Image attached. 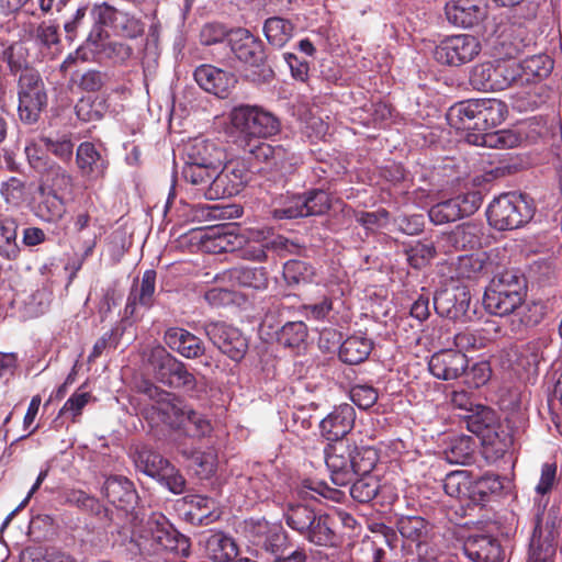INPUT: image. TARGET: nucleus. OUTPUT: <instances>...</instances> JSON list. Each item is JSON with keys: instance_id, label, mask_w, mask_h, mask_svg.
Listing matches in <instances>:
<instances>
[{"instance_id": "f257e3e1", "label": "nucleus", "mask_w": 562, "mask_h": 562, "mask_svg": "<svg viewBox=\"0 0 562 562\" xmlns=\"http://www.w3.org/2000/svg\"><path fill=\"white\" fill-rule=\"evenodd\" d=\"M130 526L119 530L123 544H130L128 550L143 555L157 554L167 550L181 557L190 553L189 539L181 535L162 514H153L145 524H136V515L128 514Z\"/></svg>"}, {"instance_id": "f03ea898", "label": "nucleus", "mask_w": 562, "mask_h": 562, "mask_svg": "<svg viewBox=\"0 0 562 562\" xmlns=\"http://www.w3.org/2000/svg\"><path fill=\"white\" fill-rule=\"evenodd\" d=\"M378 460V451L372 447H357L338 441L325 449V463L331 482L337 486H347L357 473L372 472Z\"/></svg>"}, {"instance_id": "7ed1b4c3", "label": "nucleus", "mask_w": 562, "mask_h": 562, "mask_svg": "<svg viewBox=\"0 0 562 562\" xmlns=\"http://www.w3.org/2000/svg\"><path fill=\"white\" fill-rule=\"evenodd\" d=\"M229 130L236 134L239 145L248 153L249 146L277 135L281 130L279 119L270 111L258 106L241 104L232 109L228 115Z\"/></svg>"}, {"instance_id": "20e7f679", "label": "nucleus", "mask_w": 562, "mask_h": 562, "mask_svg": "<svg viewBox=\"0 0 562 562\" xmlns=\"http://www.w3.org/2000/svg\"><path fill=\"white\" fill-rule=\"evenodd\" d=\"M486 214L490 225L494 228L516 229L533 217L535 206L526 195L505 193L493 200Z\"/></svg>"}, {"instance_id": "39448f33", "label": "nucleus", "mask_w": 562, "mask_h": 562, "mask_svg": "<svg viewBox=\"0 0 562 562\" xmlns=\"http://www.w3.org/2000/svg\"><path fill=\"white\" fill-rule=\"evenodd\" d=\"M144 393L153 402L144 409L147 420L153 424L162 423L177 431L184 427V417L189 406L180 397L154 384H147Z\"/></svg>"}, {"instance_id": "423d86ee", "label": "nucleus", "mask_w": 562, "mask_h": 562, "mask_svg": "<svg viewBox=\"0 0 562 562\" xmlns=\"http://www.w3.org/2000/svg\"><path fill=\"white\" fill-rule=\"evenodd\" d=\"M19 116L27 123H35L47 105V94L38 71L25 67L19 78Z\"/></svg>"}, {"instance_id": "0eeeda50", "label": "nucleus", "mask_w": 562, "mask_h": 562, "mask_svg": "<svg viewBox=\"0 0 562 562\" xmlns=\"http://www.w3.org/2000/svg\"><path fill=\"white\" fill-rule=\"evenodd\" d=\"M248 153L259 162L265 164V169L271 173V178L283 180L291 175L301 162V157L289 145H271L258 142L249 146Z\"/></svg>"}, {"instance_id": "6e6552de", "label": "nucleus", "mask_w": 562, "mask_h": 562, "mask_svg": "<svg viewBox=\"0 0 562 562\" xmlns=\"http://www.w3.org/2000/svg\"><path fill=\"white\" fill-rule=\"evenodd\" d=\"M469 431L482 438L486 446H491L495 453L503 454L512 446V437L504 430L496 428V415L493 409L475 405L473 412L464 416Z\"/></svg>"}, {"instance_id": "1a4fd4ad", "label": "nucleus", "mask_w": 562, "mask_h": 562, "mask_svg": "<svg viewBox=\"0 0 562 562\" xmlns=\"http://www.w3.org/2000/svg\"><path fill=\"white\" fill-rule=\"evenodd\" d=\"M518 67L514 60H499L496 64L476 65L470 75V83L481 91H502L516 86Z\"/></svg>"}, {"instance_id": "9d476101", "label": "nucleus", "mask_w": 562, "mask_h": 562, "mask_svg": "<svg viewBox=\"0 0 562 562\" xmlns=\"http://www.w3.org/2000/svg\"><path fill=\"white\" fill-rule=\"evenodd\" d=\"M229 52L244 65L260 69L263 78L271 76L272 70L266 66V52L262 42L246 29L231 30Z\"/></svg>"}, {"instance_id": "9b49d317", "label": "nucleus", "mask_w": 562, "mask_h": 562, "mask_svg": "<svg viewBox=\"0 0 562 562\" xmlns=\"http://www.w3.org/2000/svg\"><path fill=\"white\" fill-rule=\"evenodd\" d=\"M559 530L555 518L538 510L527 562H554Z\"/></svg>"}, {"instance_id": "f8f14e48", "label": "nucleus", "mask_w": 562, "mask_h": 562, "mask_svg": "<svg viewBox=\"0 0 562 562\" xmlns=\"http://www.w3.org/2000/svg\"><path fill=\"white\" fill-rule=\"evenodd\" d=\"M481 50L475 36L460 34L442 40L434 50V58L448 66H461L471 61Z\"/></svg>"}, {"instance_id": "ddd939ff", "label": "nucleus", "mask_w": 562, "mask_h": 562, "mask_svg": "<svg viewBox=\"0 0 562 562\" xmlns=\"http://www.w3.org/2000/svg\"><path fill=\"white\" fill-rule=\"evenodd\" d=\"M250 179L246 164L241 160H232L216 169L214 183L210 188L211 201L225 199L238 194Z\"/></svg>"}, {"instance_id": "4468645a", "label": "nucleus", "mask_w": 562, "mask_h": 562, "mask_svg": "<svg viewBox=\"0 0 562 562\" xmlns=\"http://www.w3.org/2000/svg\"><path fill=\"white\" fill-rule=\"evenodd\" d=\"M481 202L482 199L477 192H468L432 205L428 216L435 225H443L473 214Z\"/></svg>"}, {"instance_id": "2eb2a0df", "label": "nucleus", "mask_w": 562, "mask_h": 562, "mask_svg": "<svg viewBox=\"0 0 562 562\" xmlns=\"http://www.w3.org/2000/svg\"><path fill=\"white\" fill-rule=\"evenodd\" d=\"M204 331L214 346L232 360L244 358L248 344L239 329L222 322H209L204 325Z\"/></svg>"}, {"instance_id": "dca6fc26", "label": "nucleus", "mask_w": 562, "mask_h": 562, "mask_svg": "<svg viewBox=\"0 0 562 562\" xmlns=\"http://www.w3.org/2000/svg\"><path fill=\"white\" fill-rule=\"evenodd\" d=\"M469 361L464 353L453 349L435 352L428 362L430 373L443 381L454 380L465 372Z\"/></svg>"}, {"instance_id": "f3484780", "label": "nucleus", "mask_w": 562, "mask_h": 562, "mask_svg": "<svg viewBox=\"0 0 562 562\" xmlns=\"http://www.w3.org/2000/svg\"><path fill=\"white\" fill-rule=\"evenodd\" d=\"M156 276L155 270L148 269L140 281H134L124 310L127 317H135L140 308L149 310L154 305Z\"/></svg>"}, {"instance_id": "a211bd4d", "label": "nucleus", "mask_w": 562, "mask_h": 562, "mask_svg": "<svg viewBox=\"0 0 562 562\" xmlns=\"http://www.w3.org/2000/svg\"><path fill=\"white\" fill-rule=\"evenodd\" d=\"M355 419L356 412L352 405L341 404L336 406L321 420V434L327 440L342 441L341 439L353 428Z\"/></svg>"}, {"instance_id": "6ab92c4d", "label": "nucleus", "mask_w": 562, "mask_h": 562, "mask_svg": "<svg viewBox=\"0 0 562 562\" xmlns=\"http://www.w3.org/2000/svg\"><path fill=\"white\" fill-rule=\"evenodd\" d=\"M445 12L451 24L462 27H471L486 15V9L481 0H450L445 7Z\"/></svg>"}, {"instance_id": "aec40b11", "label": "nucleus", "mask_w": 562, "mask_h": 562, "mask_svg": "<svg viewBox=\"0 0 562 562\" xmlns=\"http://www.w3.org/2000/svg\"><path fill=\"white\" fill-rule=\"evenodd\" d=\"M196 83L206 92L226 98L236 83L234 75L211 65H201L194 71Z\"/></svg>"}, {"instance_id": "412c9836", "label": "nucleus", "mask_w": 562, "mask_h": 562, "mask_svg": "<svg viewBox=\"0 0 562 562\" xmlns=\"http://www.w3.org/2000/svg\"><path fill=\"white\" fill-rule=\"evenodd\" d=\"M102 493L111 504L127 514L130 509L134 508L138 499L134 484L121 475L108 477L103 483Z\"/></svg>"}, {"instance_id": "4be33fe9", "label": "nucleus", "mask_w": 562, "mask_h": 562, "mask_svg": "<svg viewBox=\"0 0 562 562\" xmlns=\"http://www.w3.org/2000/svg\"><path fill=\"white\" fill-rule=\"evenodd\" d=\"M188 164H199L204 168H221L225 154L213 140L196 137L186 147Z\"/></svg>"}, {"instance_id": "5701e85b", "label": "nucleus", "mask_w": 562, "mask_h": 562, "mask_svg": "<svg viewBox=\"0 0 562 562\" xmlns=\"http://www.w3.org/2000/svg\"><path fill=\"white\" fill-rule=\"evenodd\" d=\"M469 293L464 288L443 289L434 296V308L440 316L458 318L469 307Z\"/></svg>"}, {"instance_id": "b1692460", "label": "nucleus", "mask_w": 562, "mask_h": 562, "mask_svg": "<svg viewBox=\"0 0 562 562\" xmlns=\"http://www.w3.org/2000/svg\"><path fill=\"white\" fill-rule=\"evenodd\" d=\"M164 340L170 349L188 359L198 358L202 356L205 350L204 344L199 337L180 327L168 328L165 333Z\"/></svg>"}, {"instance_id": "393cba45", "label": "nucleus", "mask_w": 562, "mask_h": 562, "mask_svg": "<svg viewBox=\"0 0 562 562\" xmlns=\"http://www.w3.org/2000/svg\"><path fill=\"white\" fill-rule=\"evenodd\" d=\"M547 314V306L542 302H529L519 305L507 319L509 329L515 335H522L538 326Z\"/></svg>"}, {"instance_id": "a878e982", "label": "nucleus", "mask_w": 562, "mask_h": 562, "mask_svg": "<svg viewBox=\"0 0 562 562\" xmlns=\"http://www.w3.org/2000/svg\"><path fill=\"white\" fill-rule=\"evenodd\" d=\"M516 87H525L547 78L553 69V61L547 55H533L516 63Z\"/></svg>"}, {"instance_id": "bb28decb", "label": "nucleus", "mask_w": 562, "mask_h": 562, "mask_svg": "<svg viewBox=\"0 0 562 562\" xmlns=\"http://www.w3.org/2000/svg\"><path fill=\"white\" fill-rule=\"evenodd\" d=\"M465 555L473 562H499L502 549L496 539L488 535H474L463 546Z\"/></svg>"}, {"instance_id": "cd10ccee", "label": "nucleus", "mask_w": 562, "mask_h": 562, "mask_svg": "<svg viewBox=\"0 0 562 562\" xmlns=\"http://www.w3.org/2000/svg\"><path fill=\"white\" fill-rule=\"evenodd\" d=\"M181 362L161 346L151 348L148 355V364L155 379L168 386L172 383Z\"/></svg>"}, {"instance_id": "c85d7f7f", "label": "nucleus", "mask_w": 562, "mask_h": 562, "mask_svg": "<svg viewBox=\"0 0 562 562\" xmlns=\"http://www.w3.org/2000/svg\"><path fill=\"white\" fill-rule=\"evenodd\" d=\"M397 529L402 537L417 542V551L419 557H424L426 562L437 560V554L431 552L428 554L427 544L423 542L427 535V522L419 516H403L397 520Z\"/></svg>"}, {"instance_id": "c756f323", "label": "nucleus", "mask_w": 562, "mask_h": 562, "mask_svg": "<svg viewBox=\"0 0 562 562\" xmlns=\"http://www.w3.org/2000/svg\"><path fill=\"white\" fill-rule=\"evenodd\" d=\"M200 543L204 548L205 555L214 562H228L237 555L234 540L221 531L204 536Z\"/></svg>"}, {"instance_id": "7c9ffc66", "label": "nucleus", "mask_w": 562, "mask_h": 562, "mask_svg": "<svg viewBox=\"0 0 562 562\" xmlns=\"http://www.w3.org/2000/svg\"><path fill=\"white\" fill-rule=\"evenodd\" d=\"M449 125L458 131L468 133L479 132V121H476L475 99L465 100L453 104L447 112Z\"/></svg>"}, {"instance_id": "2f4dec72", "label": "nucleus", "mask_w": 562, "mask_h": 562, "mask_svg": "<svg viewBox=\"0 0 562 562\" xmlns=\"http://www.w3.org/2000/svg\"><path fill=\"white\" fill-rule=\"evenodd\" d=\"M76 161L81 173L87 177H101L108 168L106 158L89 142L79 145Z\"/></svg>"}, {"instance_id": "473e14b6", "label": "nucleus", "mask_w": 562, "mask_h": 562, "mask_svg": "<svg viewBox=\"0 0 562 562\" xmlns=\"http://www.w3.org/2000/svg\"><path fill=\"white\" fill-rule=\"evenodd\" d=\"M464 138L472 145L498 149L513 148L520 142V136L513 130L468 133Z\"/></svg>"}, {"instance_id": "72a5a7b5", "label": "nucleus", "mask_w": 562, "mask_h": 562, "mask_svg": "<svg viewBox=\"0 0 562 562\" xmlns=\"http://www.w3.org/2000/svg\"><path fill=\"white\" fill-rule=\"evenodd\" d=\"M526 294L486 290L483 296L485 308L499 316L512 315L525 301Z\"/></svg>"}, {"instance_id": "f704fd0d", "label": "nucleus", "mask_w": 562, "mask_h": 562, "mask_svg": "<svg viewBox=\"0 0 562 562\" xmlns=\"http://www.w3.org/2000/svg\"><path fill=\"white\" fill-rule=\"evenodd\" d=\"M479 132L501 124L507 114V105L498 99H475Z\"/></svg>"}, {"instance_id": "c9c22d12", "label": "nucleus", "mask_w": 562, "mask_h": 562, "mask_svg": "<svg viewBox=\"0 0 562 562\" xmlns=\"http://www.w3.org/2000/svg\"><path fill=\"white\" fill-rule=\"evenodd\" d=\"M40 175L42 178L41 187H43L45 191L55 192L56 194H67L72 192V176L55 161L48 164L45 170H43Z\"/></svg>"}, {"instance_id": "e433bc0d", "label": "nucleus", "mask_w": 562, "mask_h": 562, "mask_svg": "<svg viewBox=\"0 0 562 562\" xmlns=\"http://www.w3.org/2000/svg\"><path fill=\"white\" fill-rule=\"evenodd\" d=\"M334 524L335 517L329 515L316 516L304 536L314 544L335 547L338 543L339 538L333 529Z\"/></svg>"}, {"instance_id": "4c0bfd02", "label": "nucleus", "mask_w": 562, "mask_h": 562, "mask_svg": "<svg viewBox=\"0 0 562 562\" xmlns=\"http://www.w3.org/2000/svg\"><path fill=\"white\" fill-rule=\"evenodd\" d=\"M134 463L137 470L146 475L158 479L166 469L169 461L147 446L136 448Z\"/></svg>"}, {"instance_id": "58836bf2", "label": "nucleus", "mask_w": 562, "mask_h": 562, "mask_svg": "<svg viewBox=\"0 0 562 562\" xmlns=\"http://www.w3.org/2000/svg\"><path fill=\"white\" fill-rule=\"evenodd\" d=\"M216 169L217 168H204V166H200L199 164L186 162L182 169V177L188 183L195 187L198 194L206 200H211L209 193L211 186L214 183Z\"/></svg>"}, {"instance_id": "ea45409f", "label": "nucleus", "mask_w": 562, "mask_h": 562, "mask_svg": "<svg viewBox=\"0 0 562 562\" xmlns=\"http://www.w3.org/2000/svg\"><path fill=\"white\" fill-rule=\"evenodd\" d=\"M373 344L362 336H350L340 346L339 358L348 364L363 362L372 351Z\"/></svg>"}, {"instance_id": "a19ab883", "label": "nucleus", "mask_w": 562, "mask_h": 562, "mask_svg": "<svg viewBox=\"0 0 562 562\" xmlns=\"http://www.w3.org/2000/svg\"><path fill=\"white\" fill-rule=\"evenodd\" d=\"M41 200L36 206L35 214L42 221L56 223L63 218L66 207L63 199L55 192L45 191L40 187Z\"/></svg>"}, {"instance_id": "79ce46f5", "label": "nucleus", "mask_w": 562, "mask_h": 562, "mask_svg": "<svg viewBox=\"0 0 562 562\" xmlns=\"http://www.w3.org/2000/svg\"><path fill=\"white\" fill-rule=\"evenodd\" d=\"M293 24L279 16L269 18L263 25L268 42L277 47L285 45L293 35Z\"/></svg>"}, {"instance_id": "37998d69", "label": "nucleus", "mask_w": 562, "mask_h": 562, "mask_svg": "<svg viewBox=\"0 0 562 562\" xmlns=\"http://www.w3.org/2000/svg\"><path fill=\"white\" fill-rule=\"evenodd\" d=\"M231 278L239 285L263 290L268 286V274L262 267H238L231 271Z\"/></svg>"}, {"instance_id": "c03bdc74", "label": "nucleus", "mask_w": 562, "mask_h": 562, "mask_svg": "<svg viewBox=\"0 0 562 562\" xmlns=\"http://www.w3.org/2000/svg\"><path fill=\"white\" fill-rule=\"evenodd\" d=\"M360 475L350 487L351 497L359 503H369L372 501L380 488L378 476L372 475L371 472L357 473Z\"/></svg>"}, {"instance_id": "a18cd8bd", "label": "nucleus", "mask_w": 562, "mask_h": 562, "mask_svg": "<svg viewBox=\"0 0 562 562\" xmlns=\"http://www.w3.org/2000/svg\"><path fill=\"white\" fill-rule=\"evenodd\" d=\"M501 289L504 292L510 291L513 293L526 294V280L517 271H503L493 278L486 290L498 291Z\"/></svg>"}, {"instance_id": "49530a36", "label": "nucleus", "mask_w": 562, "mask_h": 562, "mask_svg": "<svg viewBox=\"0 0 562 562\" xmlns=\"http://www.w3.org/2000/svg\"><path fill=\"white\" fill-rule=\"evenodd\" d=\"M391 116V108L384 102H371L353 111V121L363 125L378 124Z\"/></svg>"}, {"instance_id": "de8ad7c7", "label": "nucleus", "mask_w": 562, "mask_h": 562, "mask_svg": "<svg viewBox=\"0 0 562 562\" xmlns=\"http://www.w3.org/2000/svg\"><path fill=\"white\" fill-rule=\"evenodd\" d=\"M16 231L18 224L13 218L0 221V254L8 259H14L19 255Z\"/></svg>"}, {"instance_id": "09e8293b", "label": "nucleus", "mask_w": 562, "mask_h": 562, "mask_svg": "<svg viewBox=\"0 0 562 562\" xmlns=\"http://www.w3.org/2000/svg\"><path fill=\"white\" fill-rule=\"evenodd\" d=\"M447 238L456 249H473L480 245L477 226L471 223L457 226Z\"/></svg>"}, {"instance_id": "8fccbe9b", "label": "nucleus", "mask_w": 562, "mask_h": 562, "mask_svg": "<svg viewBox=\"0 0 562 562\" xmlns=\"http://www.w3.org/2000/svg\"><path fill=\"white\" fill-rule=\"evenodd\" d=\"M316 514L306 505L297 504L289 506L285 520L290 528L304 536L314 521Z\"/></svg>"}, {"instance_id": "3c124183", "label": "nucleus", "mask_w": 562, "mask_h": 562, "mask_svg": "<svg viewBox=\"0 0 562 562\" xmlns=\"http://www.w3.org/2000/svg\"><path fill=\"white\" fill-rule=\"evenodd\" d=\"M313 277L314 269L305 261L289 260L283 266V278L289 285L306 284Z\"/></svg>"}, {"instance_id": "603ef678", "label": "nucleus", "mask_w": 562, "mask_h": 562, "mask_svg": "<svg viewBox=\"0 0 562 562\" xmlns=\"http://www.w3.org/2000/svg\"><path fill=\"white\" fill-rule=\"evenodd\" d=\"M212 424L202 414L189 407L184 417V427L179 431L188 437L202 438L212 432Z\"/></svg>"}, {"instance_id": "864d4df0", "label": "nucleus", "mask_w": 562, "mask_h": 562, "mask_svg": "<svg viewBox=\"0 0 562 562\" xmlns=\"http://www.w3.org/2000/svg\"><path fill=\"white\" fill-rule=\"evenodd\" d=\"M473 451L474 442L472 438L461 436L451 441L445 453L450 463L464 464L471 460Z\"/></svg>"}, {"instance_id": "5fc2aeb1", "label": "nucleus", "mask_w": 562, "mask_h": 562, "mask_svg": "<svg viewBox=\"0 0 562 562\" xmlns=\"http://www.w3.org/2000/svg\"><path fill=\"white\" fill-rule=\"evenodd\" d=\"M488 266L486 254L480 252L460 257L458 270L461 277L474 279L486 273Z\"/></svg>"}, {"instance_id": "6e6d98bb", "label": "nucleus", "mask_w": 562, "mask_h": 562, "mask_svg": "<svg viewBox=\"0 0 562 562\" xmlns=\"http://www.w3.org/2000/svg\"><path fill=\"white\" fill-rule=\"evenodd\" d=\"M271 213L277 220H292L306 216L302 194H293L284 198L278 206L273 207Z\"/></svg>"}, {"instance_id": "4d7b16f0", "label": "nucleus", "mask_w": 562, "mask_h": 562, "mask_svg": "<svg viewBox=\"0 0 562 562\" xmlns=\"http://www.w3.org/2000/svg\"><path fill=\"white\" fill-rule=\"evenodd\" d=\"M306 216L322 215L331 205L329 194L319 189L311 190L302 194Z\"/></svg>"}, {"instance_id": "13d9d810", "label": "nucleus", "mask_w": 562, "mask_h": 562, "mask_svg": "<svg viewBox=\"0 0 562 562\" xmlns=\"http://www.w3.org/2000/svg\"><path fill=\"white\" fill-rule=\"evenodd\" d=\"M307 337V327L303 322H288L278 334V340L285 347H299Z\"/></svg>"}, {"instance_id": "bf43d9fd", "label": "nucleus", "mask_w": 562, "mask_h": 562, "mask_svg": "<svg viewBox=\"0 0 562 562\" xmlns=\"http://www.w3.org/2000/svg\"><path fill=\"white\" fill-rule=\"evenodd\" d=\"M443 490L447 495L462 498L470 490V479L467 471H452L443 480Z\"/></svg>"}, {"instance_id": "052dcab7", "label": "nucleus", "mask_w": 562, "mask_h": 562, "mask_svg": "<svg viewBox=\"0 0 562 562\" xmlns=\"http://www.w3.org/2000/svg\"><path fill=\"white\" fill-rule=\"evenodd\" d=\"M65 503L74 505L81 510L99 516L103 512L100 502L80 490H70L65 493Z\"/></svg>"}, {"instance_id": "680f3d73", "label": "nucleus", "mask_w": 562, "mask_h": 562, "mask_svg": "<svg viewBox=\"0 0 562 562\" xmlns=\"http://www.w3.org/2000/svg\"><path fill=\"white\" fill-rule=\"evenodd\" d=\"M406 255L409 265L419 269L435 257L436 248L432 243L417 241L406 250Z\"/></svg>"}, {"instance_id": "e2e57ef3", "label": "nucleus", "mask_w": 562, "mask_h": 562, "mask_svg": "<svg viewBox=\"0 0 562 562\" xmlns=\"http://www.w3.org/2000/svg\"><path fill=\"white\" fill-rule=\"evenodd\" d=\"M0 193L7 203L19 205L26 195L25 180L20 177H11L1 184Z\"/></svg>"}, {"instance_id": "0e129e2a", "label": "nucleus", "mask_w": 562, "mask_h": 562, "mask_svg": "<svg viewBox=\"0 0 562 562\" xmlns=\"http://www.w3.org/2000/svg\"><path fill=\"white\" fill-rule=\"evenodd\" d=\"M30 38L35 41L37 45L46 48L59 45L57 26L46 23H41L35 27L31 25Z\"/></svg>"}, {"instance_id": "69168bd1", "label": "nucleus", "mask_w": 562, "mask_h": 562, "mask_svg": "<svg viewBox=\"0 0 562 562\" xmlns=\"http://www.w3.org/2000/svg\"><path fill=\"white\" fill-rule=\"evenodd\" d=\"M229 33L224 24L211 22L206 23L201 27L200 31V43L204 46H211L223 43L227 38L229 42Z\"/></svg>"}, {"instance_id": "338daca9", "label": "nucleus", "mask_w": 562, "mask_h": 562, "mask_svg": "<svg viewBox=\"0 0 562 562\" xmlns=\"http://www.w3.org/2000/svg\"><path fill=\"white\" fill-rule=\"evenodd\" d=\"M92 395L90 392L81 391L79 389L75 392L64 404L59 414L63 416H69L72 422L81 415L83 407L90 402Z\"/></svg>"}, {"instance_id": "774afa93", "label": "nucleus", "mask_w": 562, "mask_h": 562, "mask_svg": "<svg viewBox=\"0 0 562 562\" xmlns=\"http://www.w3.org/2000/svg\"><path fill=\"white\" fill-rule=\"evenodd\" d=\"M546 342L542 339H537L528 342L521 351V364L527 369L537 370L540 362L543 360V348Z\"/></svg>"}]
</instances>
